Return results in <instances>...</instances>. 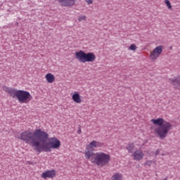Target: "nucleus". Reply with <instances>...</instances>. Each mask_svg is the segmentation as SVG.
Masks as SVG:
<instances>
[{
	"instance_id": "f257e3e1",
	"label": "nucleus",
	"mask_w": 180,
	"mask_h": 180,
	"mask_svg": "<svg viewBox=\"0 0 180 180\" xmlns=\"http://www.w3.org/2000/svg\"><path fill=\"white\" fill-rule=\"evenodd\" d=\"M99 147H102V143L92 141L86 147V150L84 151L85 158L98 167H105L110 162V155L103 152L94 153L95 148Z\"/></svg>"
},
{
	"instance_id": "f03ea898",
	"label": "nucleus",
	"mask_w": 180,
	"mask_h": 180,
	"mask_svg": "<svg viewBox=\"0 0 180 180\" xmlns=\"http://www.w3.org/2000/svg\"><path fill=\"white\" fill-rule=\"evenodd\" d=\"M18 139L22 140L27 144H31L32 147H35L36 151H39L40 142L46 143L49 140V134L40 129H37L33 133L30 131L22 132Z\"/></svg>"
},
{
	"instance_id": "7ed1b4c3",
	"label": "nucleus",
	"mask_w": 180,
	"mask_h": 180,
	"mask_svg": "<svg viewBox=\"0 0 180 180\" xmlns=\"http://www.w3.org/2000/svg\"><path fill=\"white\" fill-rule=\"evenodd\" d=\"M151 122L155 126H158L155 128V134L162 140H164L170 130H172V124L164 120V118L152 119Z\"/></svg>"
},
{
	"instance_id": "20e7f679",
	"label": "nucleus",
	"mask_w": 180,
	"mask_h": 180,
	"mask_svg": "<svg viewBox=\"0 0 180 180\" xmlns=\"http://www.w3.org/2000/svg\"><path fill=\"white\" fill-rule=\"evenodd\" d=\"M61 146V141L56 137L51 138L49 139V143H44L40 145L38 148V153H41V151H45V153H51V148L57 150Z\"/></svg>"
},
{
	"instance_id": "39448f33",
	"label": "nucleus",
	"mask_w": 180,
	"mask_h": 180,
	"mask_svg": "<svg viewBox=\"0 0 180 180\" xmlns=\"http://www.w3.org/2000/svg\"><path fill=\"white\" fill-rule=\"evenodd\" d=\"M96 56L92 52L85 53L84 51L75 52V59L80 63H93L95 61Z\"/></svg>"
},
{
	"instance_id": "423d86ee",
	"label": "nucleus",
	"mask_w": 180,
	"mask_h": 180,
	"mask_svg": "<svg viewBox=\"0 0 180 180\" xmlns=\"http://www.w3.org/2000/svg\"><path fill=\"white\" fill-rule=\"evenodd\" d=\"M17 98L20 103H29L33 97L29 91L19 90Z\"/></svg>"
},
{
	"instance_id": "0eeeda50",
	"label": "nucleus",
	"mask_w": 180,
	"mask_h": 180,
	"mask_svg": "<svg viewBox=\"0 0 180 180\" xmlns=\"http://www.w3.org/2000/svg\"><path fill=\"white\" fill-rule=\"evenodd\" d=\"M164 50V46L162 45H159L156 46L152 52H150V57L153 60V61H155L160 56L162 53V51Z\"/></svg>"
},
{
	"instance_id": "6e6552de",
	"label": "nucleus",
	"mask_w": 180,
	"mask_h": 180,
	"mask_svg": "<svg viewBox=\"0 0 180 180\" xmlns=\"http://www.w3.org/2000/svg\"><path fill=\"white\" fill-rule=\"evenodd\" d=\"M56 174H57V172L55 169L46 170L41 174V176L43 179H51V178L56 176Z\"/></svg>"
},
{
	"instance_id": "1a4fd4ad",
	"label": "nucleus",
	"mask_w": 180,
	"mask_h": 180,
	"mask_svg": "<svg viewBox=\"0 0 180 180\" xmlns=\"http://www.w3.org/2000/svg\"><path fill=\"white\" fill-rule=\"evenodd\" d=\"M3 91H4V92H8L11 98H18L19 94V90L8 86H4Z\"/></svg>"
},
{
	"instance_id": "9d476101",
	"label": "nucleus",
	"mask_w": 180,
	"mask_h": 180,
	"mask_svg": "<svg viewBox=\"0 0 180 180\" xmlns=\"http://www.w3.org/2000/svg\"><path fill=\"white\" fill-rule=\"evenodd\" d=\"M132 157L135 161H141L144 158V153L143 151L137 150L132 153Z\"/></svg>"
},
{
	"instance_id": "9b49d317",
	"label": "nucleus",
	"mask_w": 180,
	"mask_h": 180,
	"mask_svg": "<svg viewBox=\"0 0 180 180\" xmlns=\"http://www.w3.org/2000/svg\"><path fill=\"white\" fill-rule=\"evenodd\" d=\"M61 4L62 6H74L75 0H56Z\"/></svg>"
},
{
	"instance_id": "f8f14e48",
	"label": "nucleus",
	"mask_w": 180,
	"mask_h": 180,
	"mask_svg": "<svg viewBox=\"0 0 180 180\" xmlns=\"http://www.w3.org/2000/svg\"><path fill=\"white\" fill-rule=\"evenodd\" d=\"M169 82L174 85L176 89H180V76H178L175 79H170Z\"/></svg>"
},
{
	"instance_id": "ddd939ff",
	"label": "nucleus",
	"mask_w": 180,
	"mask_h": 180,
	"mask_svg": "<svg viewBox=\"0 0 180 180\" xmlns=\"http://www.w3.org/2000/svg\"><path fill=\"white\" fill-rule=\"evenodd\" d=\"M72 99L75 102V103H81L82 102V99H81V96H79V94L78 93H75L72 96Z\"/></svg>"
},
{
	"instance_id": "4468645a",
	"label": "nucleus",
	"mask_w": 180,
	"mask_h": 180,
	"mask_svg": "<svg viewBox=\"0 0 180 180\" xmlns=\"http://www.w3.org/2000/svg\"><path fill=\"white\" fill-rule=\"evenodd\" d=\"M45 78L49 84H53L56 81V77L51 73L46 74Z\"/></svg>"
},
{
	"instance_id": "2eb2a0df",
	"label": "nucleus",
	"mask_w": 180,
	"mask_h": 180,
	"mask_svg": "<svg viewBox=\"0 0 180 180\" xmlns=\"http://www.w3.org/2000/svg\"><path fill=\"white\" fill-rule=\"evenodd\" d=\"M123 174L116 173L111 177V180H122Z\"/></svg>"
},
{
	"instance_id": "dca6fc26",
	"label": "nucleus",
	"mask_w": 180,
	"mask_h": 180,
	"mask_svg": "<svg viewBox=\"0 0 180 180\" xmlns=\"http://www.w3.org/2000/svg\"><path fill=\"white\" fill-rule=\"evenodd\" d=\"M126 148L128 150V153L133 154L134 152V144L129 143L126 146Z\"/></svg>"
},
{
	"instance_id": "f3484780",
	"label": "nucleus",
	"mask_w": 180,
	"mask_h": 180,
	"mask_svg": "<svg viewBox=\"0 0 180 180\" xmlns=\"http://www.w3.org/2000/svg\"><path fill=\"white\" fill-rule=\"evenodd\" d=\"M165 4L167 5L168 9H172V5H171V2L169 0H165Z\"/></svg>"
},
{
	"instance_id": "a211bd4d",
	"label": "nucleus",
	"mask_w": 180,
	"mask_h": 180,
	"mask_svg": "<svg viewBox=\"0 0 180 180\" xmlns=\"http://www.w3.org/2000/svg\"><path fill=\"white\" fill-rule=\"evenodd\" d=\"M129 50H131L132 51H134L137 50V46H136V44H132L129 46Z\"/></svg>"
},
{
	"instance_id": "6ab92c4d",
	"label": "nucleus",
	"mask_w": 180,
	"mask_h": 180,
	"mask_svg": "<svg viewBox=\"0 0 180 180\" xmlns=\"http://www.w3.org/2000/svg\"><path fill=\"white\" fill-rule=\"evenodd\" d=\"M86 20V16L85 15H79L78 20L79 22H82V20Z\"/></svg>"
},
{
	"instance_id": "aec40b11",
	"label": "nucleus",
	"mask_w": 180,
	"mask_h": 180,
	"mask_svg": "<svg viewBox=\"0 0 180 180\" xmlns=\"http://www.w3.org/2000/svg\"><path fill=\"white\" fill-rule=\"evenodd\" d=\"M145 165H148V167H151V165H153V160H147L145 162Z\"/></svg>"
},
{
	"instance_id": "412c9836",
	"label": "nucleus",
	"mask_w": 180,
	"mask_h": 180,
	"mask_svg": "<svg viewBox=\"0 0 180 180\" xmlns=\"http://www.w3.org/2000/svg\"><path fill=\"white\" fill-rule=\"evenodd\" d=\"M85 2H86L88 5H91L94 1L92 0H85Z\"/></svg>"
},
{
	"instance_id": "4be33fe9",
	"label": "nucleus",
	"mask_w": 180,
	"mask_h": 180,
	"mask_svg": "<svg viewBox=\"0 0 180 180\" xmlns=\"http://www.w3.org/2000/svg\"><path fill=\"white\" fill-rule=\"evenodd\" d=\"M81 133H82V130L81 129V126H79L77 130V134H81Z\"/></svg>"
},
{
	"instance_id": "5701e85b",
	"label": "nucleus",
	"mask_w": 180,
	"mask_h": 180,
	"mask_svg": "<svg viewBox=\"0 0 180 180\" xmlns=\"http://www.w3.org/2000/svg\"><path fill=\"white\" fill-rule=\"evenodd\" d=\"M158 154H160V150H159L155 151V155H158Z\"/></svg>"
},
{
	"instance_id": "b1692460",
	"label": "nucleus",
	"mask_w": 180,
	"mask_h": 180,
	"mask_svg": "<svg viewBox=\"0 0 180 180\" xmlns=\"http://www.w3.org/2000/svg\"><path fill=\"white\" fill-rule=\"evenodd\" d=\"M162 180H168V178H165Z\"/></svg>"
}]
</instances>
